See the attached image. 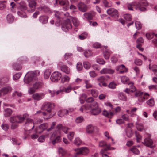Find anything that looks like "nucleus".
Returning a JSON list of instances; mask_svg holds the SVG:
<instances>
[{"instance_id": "1", "label": "nucleus", "mask_w": 157, "mask_h": 157, "mask_svg": "<svg viewBox=\"0 0 157 157\" xmlns=\"http://www.w3.org/2000/svg\"><path fill=\"white\" fill-rule=\"evenodd\" d=\"M147 0H140V2H134L131 4H128L127 6L129 10H144L148 5Z\"/></svg>"}, {"instance_id": "2", "label": "nucleus", "mask_w": 157, "mask_h": 157, "mask_svg": "<svg viewBox=\"0 0 157 157\" xmlns=\"http://www.w3.org/2000/svg\"><path fill=\"white\" fill-rule=\"evenodd\" d=\"M40 72L38 70H36L34 71H29L25 75L24 81L25 83L29 84L36 79V77L39 76Z\"/></svg>"}, {"instance_id": "3", "label": "nucleus", "mask_w": 157, "mask_h": 157, "mask_svg": "<svg viewBox=\"0 0 157 157\" xmlns=\"http://www.w3.org/2000/svg\"><path fill=\"white\" fill-rule=\"evenodd\" d=\"M91 114L94 115H97L101 112V109L98 107V104L96 102H94L91 105Z\"/></svg>"}, {"instance_id": "4", "label": "nucleus", "mask_w": 157, "mask_h": 157, "mask_svg": "<svg viewBox=\"0 0 157 157\" xmlns=\"http://www.w3.org/2000/svg\"><path fill=\"white\" fill-rule=\"evenodd\" d=\"M75 150L76 151L75 154L73 156V157H77V155L82 154L86 155L89 153L88 149L86 147H82L80 148L76 149Z\"/></svg>"}, {"instance_id": "5", "label": "nucleus", "mask_w": 157, "mask_h": 157, "mask_svg": "<svg viewBox=\"0 0 157 157\" xmlns=\"http://www.w3.org/2000/svg\"><path fill=\"white\" fill-rule=\"evenodd\" d=\"M54 106V104L49 102H45L41 107L42 109L45 110L50 114L51 112V109Z\"/></svg>"}, {"instance_id": "6", "label": "nucleus", "mask_w": 157, "mask_h": 157, "mask_svg": "<svg viewBox=\"0 0 157 157\" xmlns=\"http://www.w3.org/2000/svg\"><path fill=\"white\" fill-rule=\"evenodd\" d=\"M72 28L70 19L68 18L64 21V25L62 27V29L64 31L67 32L68 29H70Z\"/></svg>"}, {"instance_id": "7", "label": "nucleus", "mask_w": 157, "mask_h": 157, "mask_svg": "<svg viewBox=\"0 0 157 157\" xmlns=\"http://www.w3.org/2000/svg\"><path fill=\"white\" fill-rule=\"evenodd\" d=\"M26 121L25 124V126L27 128L28 130H30L33 129L34 127V123L32 119L26 118Z\"/></svg>"}, {"instance_id": "8", "label": "nucleus", "mask_w": 157, "mask_h": 157, "mask_svg": "<svg viewBox=\"0 0 157 157\" xmlns=\"http://www.w3.org/2000/svg\"><path fill=\"white\" fill-rule=\"evenodd\" d=\"M99 145L101 147L105 146V148L102 149L100 151V153L103 154L104 153L108 150L110 149V145H107L106 142L104 141H101L99 143Z\"/></svg>"}, {"instance_id": "9", "label": "nucleus", "mask_w": 157, "mask_h": 157, "mask_svg": "<svg viewBox=\"0 0 157 157\" xmlns=\"http://www.w3.org/2000/svg\"><path fill=\"white\" fill-rule=\"evenodd\" d=\"M61 78V75L60 73L55 72L51 75L50 79L52 82H57Z\"/></svg>"}, {"instance_id": "10", "label": "nucleus", "mask_w": 157, "mask_h": 157, "mask_svg": "<svg viewBox=\"0 0 157 157\" xmlns=\"http://www.w3.org/2000/svg\"><path fill=\"white\" fill-rule=\"evenodd\" d=\"M55 16L58 19V21H60V18L64 17H68L69 16V14L68 13H60L58 11H55Z\"/></svg>"}, {"instance_id": "11", "label": "nucleus", "mask_w": 157, "mask_h": 157, "mask_svg": "<svg viewBox=\"0 0 157 157\" xmlns=\"http://www.w3.org/2000/svg\"><path fill=\"white\" fill-rule=\"evenodd\" d=\"M17 119V123H22L24 121V119L28 118L29 115L26 114H24L22 116L21 115H19L16 116Z\"/></svg>"}, {"instance_id": "12", "label": "nucleus", "mask_w": 157, "mask_h": 157, "mask_svg": "<svg viewBox=\"0 0 157 157\" xmlns=\"http://www.w3.org/2000/svg\"><path fill=\"white\" fill-rule=\"evenodd\" d=\"M45 96L43 93H35L32 95V98L34 100L39 101L43 99Z\"/></svg>"}, {"instance_id": "13", "label": "nucleus", "mask_w": 157, "mask_h": 157, "mask_svg": "<svg viewBox=\"0 0 157 157\" xmlns=\"http://www.w3.org/2000/svg\"><path fill=\"white\" fill-rule=\"evenodd\" d=\"M153 141L152 140L149 138H146L143 143L145 146H146L151 148H152L154 146L152 145Z\"/></svg>"}, {"instance_id": "14", "label": "nucleus", "mask_w": 157, "mask_h": 157, "mask_svg": "<svg viewBox=\"0 0 157 157\" xmlns=\"http://www.w3.org/2000/svg\"><path fill=\"white\" fill-rule=\"evenodd\" d=\"M48 127V124L47 123H43L40 124L37 130V132L39 133H41L44 130H47V128Z\"/></svg>"}, {"instance_id": "15", "label": "nucleus", "mask_w": 157, "mask_h": 157, "mask_svg": "<svg viewBox=\"0 0 157 157\" xmlns=\"http://www.w3.org/2000/svg\"><path fill=\"white\" fill-rule=\"evenodd\" d=\"M107 12L108 14L113 18H117L119 16L117 10H107Z\"/></svg>"}, {"instance_id": "16", "label": "nucleus", "mask_w": 157, "mask_h": 157, "mask_svg": "<svg viewBox=\"0 0 157 157\" xmlns=\"http://www.w3.org/2000/svg\"><path fill=\"white\" fill-rule=\"evenodd\" d=\"M12 90V88L11 87L8 86L2 88L1 89V91L3 95H4L10 92Z\"/></svg>"}, {"instance_id": "17", "label": "nucleus", "mask_w": 157, "mask_h": 157, "mask_svg": "<svg viewBox=\"0 0 157 157\" xmlns=\"http://www.w3.org/2000/svg\"><path fill=\"white\" fill-rule=\"evenodd\" d=\"M114 72V70L112 69H111L108 68H104L102 69L100 71V72L101 73L103 74H112Z\"/></svg>"}, {"instance_id": "18", "label": "nucleus", "mask_w": 157, "mask_h": 157, "mask_svg": "<svg viewBox=\"0 0 157 157\" xmlns=\"http://www.w3.org/2000/svg\"><path fill=\"white\" fill-rule=\"evenodd\" d=\"M117 71H118L121 73H123L127 71V69L125 67V66L123 64H122L117 66L116 68Z\"/></svg>"}, {"instance_id": "19", "label": "nucleus", "mask_w": 157, "mask_h": 157, "mask_svg": "<svg viewBox=\"0 0 157 157\" xmlns=\"http://www.w3.org/2000/svg\"><path fill=\"white\" fill-rule=\"evenodd\" d=\"M53 137H55V138L52 141V144L54 145L56 143L60 141V136H56L55 133H53L52 135V138H53Z\"/></svg>"}, {"instance_id": "20", "label": "nucleus", "mask_w": 157, "mask_h": 157, "mask_svg": "<svg viewBox=\"0 0 157 157\" xmlns=\"http://www.w3.org/2000/svg\"><path fill=\"white\" fill-rule=\"evenodd\" d=\"M117 96L119 100L125 101L127 100L126 96L123 93L121 92L118 94Z\"/></svg>"}, {"instance_id": "21", "label": "nucleus", "mask_w": 157, "mask_h": 157, "mask_svg": "<svg viewBox=\"0 0 157 157\" xmlns=\"http://www.w3.org/2000/svg\"><path fill=\"white\" fill-rule=\"evenodd\" d=\"M48 18L46 16H41L39 18L40 21L42 24H46L48 22Z\"/></svg>"}, {"instance_id": "22", "label": "nucleus", "mask_w": 157, "mask_h": 157, "mask_svg": "<svg viewBox=\"0 0 157 157\" xmlns=\"http://www.w3.org/2000/svg\"><path fill=\"white\" fill-rule=\"evenodd\" d=\"M68 113V111L67 109H62L58 112V115L59 116L62 117L65 114H67Z\"/></svg>"}, {"instance_id": "23", "label": "nucleus", "mask_w": 157, "mask_h": 157, "mask_svg": "<svg viewBox=\"0 0 157 157\" xmlns=\"http://www.w3.org/2000/svg\"><path fill=\"white\" fill-rule=\"evenodd\" d=\"M128 85L130 86L129 89L130 90V92L133 93L136 90V89L134 85V83L132 82H129Z\"/></svg>"}, {"instance_id": "24", "label": "nucleus", "mask_w": 157, "mask_h": 157, "mask_svg": "<svg viewBox=\"0 0 157 157\" xmlns=\"http://www.w3.org/2000/svg\"><path fill=\"white\" fill-rule=\"evenodd\" d=\"M94 130V128L91 124L88 125L86 128V132L89 133H91L93 132Z\"/></svg>"}, {"instance_id": "25", "label": "nucleus", "mask_w": 157, "mask_h": 157, "mask_svg": "<svg viewBox=\"0 0 157 157\" xmlns=\"http://www.w3.org/2000/svg\"><path fill=\"white\" fill-rule=\"evenodd\" d=\"M102 114L105 116L109 118H111L113 116V113L112 112L109 113L107 111L104 110L103 111Z\"/></svg>"}, {"instance_id": "26", "label": "nucleus", "mask_w": 157, "mask_h": 157, "mask_svg": "<svg viewBox=\"0 0 157 157\" xmlns=\"http://www.w3.org/2000/svg\"><path fill=\"white\" fill-rule=\"evenodd\" d=\"M78 8L80 10H86L88 9V7L82 2H80L78 4Z\"/></svg>"}, {"instance_id": "27", "label": "nucleus", "mask_w": 157, "mask_h": 157, "mask_svg": "<svg viewBox=\"0 0 157 157\" xmlns=\"http://www.w3.org/2000/svg\"><path fill=\"white\" fill-rule=\"evenodd\" d=\"M42 82H36L33 84V86L36 89H37L43 86Z\"/></svg>"}, {"instance_id": "28", "label": "nucleus", "mask_w": 157, "mask_h": 157, "mask_svg": "<svg viewBox=\"0 0 157 157\" xmlns=\"http://www.w3.org/2000/svg\"><path fill=\"white\" fill-rule=\"evenodd\" d=\"M61 70L63 72L68 74L69 73L70 70L69 68L65 65H63L61 67Z\"/></svg>"}, {"instance_id": "29", "label": "nucleus", "mask_w": 157, "mask_h": 157, "mask_svg": "<svg viewBox=\"0 0 157 157\" xmlns=\"http://www.w3.org/2000/svg\"><path fill=\"white\" fill-rule=\"evenodd\" d=\"M12 113V110L10 108H7L5 109L4 114L6 117H8Z\"/></svg>"}, {"instance_id": "30", "label": "nucleus", "mask_w": 157, "mask_h": 157, "mask_svg": "<svg viewBox=\"0 0 157 157\" xmlns=\"http://www.w3.org/2000/svg\"><path fill=\"white\" fill-rule=\"evenodd\" d=\"M147 104L150 107L153 106L155 105V101L153 98H151L146 102Z\"/></svg>"}, {"instance_id": "31", "label": "nucleus", "mask_w": 157, "mask_h": 157, "mask_svg": "<svg viewBox=\"0 0 157 157\" xmlns=\"http://www.w3.org/2000/svg\"><path fill=\"white\" fill-rule=\"evenodd\" d=\"M149 68L155 72V74L157 75V65H153L151 67L150 64H149Z\"/></svg>"}, {"instance_id": "32", "label": "nucleus", "mask_w": 157, "mask_h": 157, "mask_svg": "<svg viewBox=\"0 0 157 157\" xmlns=\"http://www.w3.org/2000/svg\"><path fill=\"white\" fill-rule=\"evenodd\" d=\"M84 15L85 17L89 21H90V20L92 19L93 15L90 13H84Z\"/></svg>"}, {"instance_id": "33", "label": "nucleus", "mask_w": 157, "mask_h": 157, "mask_svg": "<svg viewBox=\"0 0 157 157\" xmlns=\"http://www.w3.org/2000/svg\"><path fill=\"white\" fill-rule=\"evenodd\" d=\"M29 3V6L30 7L33 8L36 5L35 0H27Z\"/></svg>"}, {"instance_id": "34", "label": "nucleus", "mask_w": 157, "mask_h": 157, "mask_svg": "<svg viewBox=\"0 0 157 157\" xmlns=\"http://www.w3.org/2000/svg\"><path fill=\"white\" fill-rule=\"evenodd\" d=\"M72 21L75 26H78L79 24V21L75 17H71Z\"/></svg>"}, {"instance_id": "35", "label": "nucleus", "mask_w": 157, "mask_h": 157, "mask_svg": "<svg viewBox=\"0 0 157 157\" xmlns=\"http://www.w3.org/2000/svg\"><path fill=\"white\" fill-rule=\"evenodd\" d=\"M7 20L9 23H12L14 20V17L12 14H8L7 16Z\"/></svg>"}, {"instance_id": "36", "label": "nucleus", "mask_w": 157, "mask_h": 157, "mask_svg": "<svg viewBox=\"0 0 157 157\" xmlns=\"http://www.w3.org/2000/svg\"><path fill=\"white\" fill-rule=\"evenodd\" d=\"M51 74L50 71L49 69L46 70L44 73V77L45 79L49 78Z\"/></svg>"}, {"instance_id": "37", "label": "nucleus", "mask_w": 157, "mask_h": 157, "mask_svg": "<svg viewBox=\"0 0 157 157\" xmlns=\"http://www.w3.org/2000/svg\"><path fill=\"white\" fill-rule=\"evenodd\" d=\"M144 97H142L140 96L138 99L139 101L141 102H143L144 101L145 99H147L148 98H146V96H149V94L147 93H145L144 94Z\"/></svg>"}, {"instance_id": "38", "label": "nucleus", "mask_w": 157, "mask_h": 157, "mask_svg": "<svg viewBox=\"0 0 157 157\" xmlns=\"http://www.w3.org/2000/svg\"><path fill=\"white\" fill-rule=\"evenodd\" d=\"M18 15L22 17L25 18L27 17L26 13L24 10H19L17 11Z\"/></svg>"}, {"instance_id": "39", "label": "nucleus", "mask_w": 157, "mask_h": 157, "mask_svg": "<svg viewBox=\"0 0 157 157\" xmlns=\"http://www.w3.org/2000/svg\"><path fill=\"white\" fill-rule=\"evenodd\" d=\"M111 52L109 51H106L104 52L103 53V55L105 58L106 59H109Z\"/></svg>"}, {"instance_id": "40", "label": "nucleus", "mask_w": 157, "mask_h": 157, "mask_svg": "<svg viewBox=\"0 0 157 157\" xmlns=\"http://www.w3.org/2000/svg\"><path fill=\"white\" fill-rule=\"evenodd\" d=\"M124 18L126 20L130 21L132 19V17L131 14H129L126 13L124 15Z\"/></svg>"}, {"instance_id": "41", "label": "nucleus", "mask_w": 157, "mask_h": 157, "mask_svg": "<svg viewBox=\"0 0 157 157\" xmlns=\"http://www.w3.org/2000/svg\"><path fill=\"white\" fill-rule=\"evenodd\" d=\"M88 34L86 32H84L79 36V38L80 40H83L86 39L87 36Z\"/></svg>"}, {"instance_id": "42", "label": "nucleus", "mask_w": 157, "mask_h": 157, "mask_svg": "<svg viewBox=\"0 0 157 157\" xmlns=\"http://www.w3.org/2000/svg\"><path fill=\"white\" fill-rule=\"evenodd\" d=\"M70 79V78L67 76L65 75L61 78V82L62 83L65 82H68Z\"/></svg>"}, {"instance_id": "43", "label": "nucleus", "mask_w": 157, "mask_h": 157, "mask_svg": "<svg viewBox=\"0 0 157 157\" xmlns=\"http://www.w3.org/2000/svg\"><path fill=\"white\" fill-rule=\"evenodd\" d=\"M121 80L122 82L124 84H128L129 78L126 76H123L121 78Z\"/></svg>"}, {"instance_id": "44", "label": "nucleus", "mask_w": 157, "mask_h": 157, "mask_svg": "<svg viewBox=\"0 0 157 157\" xmlns=\"http://www.w3.org/2000/svg\"><path fill=\"white\" fill-rule=\"evenodd\" d=\"M131 150L133 153L136 155H138L140 153L139 151L136 148V146H134L131 149Z\"/></svg>"}, {"instance_id": "45", "label": "nucleus", "mask_w": 157, "mask_h": 157, "mask_svg": "<svg viewBox=\"0 0 157 157\" xmlns=\"http://www.w3.org/2000/svg\"><path fill=\"white\" fill-rule=\"evenodd\" d=\"M91 93L92 95L94 97H97L98 94V91L95 89L91 90Z\"/></svg>"}, {"instance_id": "46", "label": "nucleus", "mask_w": 157, "mask_h": 157, "mask_svg": "<svg viewBox=\"0 0 157 157\" xmlns=\"http://www.w3.org/2000/svg\"><path fill=\"white\" fill-rule=\"evenodd\" d=\"M81 141L80 138L77 137L75 138V140H74V143L75 145L79 146L81 144Z\"/></svg>"}, {"instance_id": "47", "label": "nucleus", "mask_w": 157, "mask_h": 157, "mask_svg": "<svg viewBox=\"0 0 157 157\" xmlns=\"http://www.w3.org/2000/svg\"><path fill=\"white\" fill-rule=\"evenodd\" d=\"M83 65L84 67L86 69H88L90 67L91 64L88 61H85L83 62Z\"/></svg>"}, {"instance_id": "48", "label": "nucleus", "mask_w": 157, "mask_h": 157, "mask_svg": "<svg viewBox=\"0 0 157 157\" xmlns=\"http://www.w3.org/2000/svg\"><path fill=\"white\" fill-rule=\"evenodd\" d=\"M14 69L16 70H19L21 69V66L17 63H14L13 65Z\"/></svg>"}, {"instance_id": "49", "label": "nucleus", "mask_w": 157, "mask_h": 157, "mask_svg": "<svg viewBox=\"0 0 157 157\" xmlns=\"http://www.w3.org/2000/svg\"><path fill=\"white\" fill-rule=\"evenodd\" d=\"M136 28L138 30L140 29L142 27V25L140 22L139 21H136L135 22Z\"/></svg>"}, {"instance_id": "50", "label": "nucleus", "mask_w": 157, "mask_h": 157, "mask_svg": "<svg viewBox=\"0 0 157 157\" xmlns=\"http://www.w3.org/2000/svg\"><path fill=\"white\" fill-rule=\"evenodd\" d=\"M42 113H43V115H44V116H45V115L48 116V117H46V118L44 117V118L45 119H46V120H48V119H49L50 118H51V117H53V116L54 115V114H52L51 113H50V114H49V113L47 112V113L43 112Z\"/></svg>"}, {"instance_id": "51", "label": "nucleus", "mask_w": 157, "mask_h": 157, "mask_svg": "<svg viewBox=\"0 0 157 157\" xmlns=\"http://www.w3.org/2000/svg\"><path fill=\"white\" fill-rule=\"evenodd\" d=\"M155 34L154 33H147L146 34V36L148 39L150 40L154 37Z\"/></svg>"}, {"instance_id": "52", "label": "nucleus", "mask_w": 157, "mask_h": 157, "mask_svg": "<svg viewBox=\"0 0 157 157\" xmlns=\"http://www.w3.org/2000/svg\"><path fill=\"white\" fill-rule=\"evenodd\" d=\"M84 55L86 57L91 56L92 54V52L90 50H86L84 53Z\"/></svg>"}, {"instance_id": "53", "label": "nucleus", "mask_w": 157, "mask_h": 157, "mask_svg": "<svg viewBox=\"0 0 157 157\" xmlns=\"http://www.w3.org/2000/svg\"><path fill=\"white\" fill-rule=\"evenodd\" d=\"M74 135V133L73 132H70L67 135V137L69 139L72 141Z\"/></svg>"}, {"instance_id": "54", "label": "nucleus", "mask_w": 157, "mask_h": 157, "mask_svg": "<svg viewBox=\"0 0 157 157\" xmlns=\"http://www.w3.org/2000/svg\"><path fill=\"white\" fill-rule=\"evenodd\" d=\"M117 85V84L114 82H112L109 84L108 87L111 89H113L116 88Z\"/></svg>"}, {"instance_id": "55", "label": "nucleus", "mask_w": 157, "mask_h": 157, "mask_svg": "<svg viewBox=\"0 0 157 157\" xmlns=\"http://www.w3.org/2000/svg\"><path fill=\"white\" fill-rule=\"evenodd\" d=\"M59 152V154H61L62 156L64 155L66 153V151L62 148H60L58 150Z\"/></svg>"}, {"instance_id": "56", "label": "nucleus", "mask_w": 157, "mask_h": 157, "mask_svg": "<svg viewBox=\"0 0 157 157\" xmlns=\"http://www.w3.org/2000/svg\"><path fill=\"white\" fill-rule=\"evenodd\" d=\"M84 121V118L82 116H80L77 117L76 120L75 121L77 123H80Z\"/></svg>"}, {"instance_id": "57", "label": "nucleus", "mask_w": 157, "mask_h": 157, "mask_svg": "<svg viewBox=\"0 0 157 157\" xmlns=\"http://www.w3.org/2000/svg\"><path fill=\"white\" fill-rule=\"evenodd\" d=\"M84 81L86 84V88L88 89L92 87V85L89 83L88 80H85Z\"/></svg>"}, {"instance_id": "58", "label": "nucleus", "mask_w": 157, "mask_h": 157, "mask_svg": "<svg viewBox=\"0 0 157 157\" xmlns=\"http://www.w3.org/2000/svg\"><path fill=\"white\" fill-rule=\"evenodd\" d=\"M21 74L20 73H17L13 76V79L14 80H17L21 77Z\"/></svg>"}, {"instance_id": "59", "label": "nucleus", "mask_w": 157, "mask_h": 157, "mask_svg": "<svg viewBox=\"0 0 157 157\" xmlns=\"http://www.w3.org/2000/svg\"><path fill=\"white\" fill-rule=\"evenodd\" d=\"M134 63L137 65L140 66L142 64V61L141 60L138 59H135Z\"/></svg>"}, {"instance_id": "60", "label": "nucleus", "mask_w": 157, "mask_h": 157, "mask_svg": "<svg viewBox=\"0 0 157 157\" xmlns=\"http://www.w3.org/2000/svg\"><path fill=\"white\" fill-rule=\"evenodd\" d=\"M10 120L12 123H14L15 122L17 123L16 116L11 117L10 118Z\"/></svg>"}, {"instance_id": "61", "label": "nucleus", "mask_w": 157, "mask_h": 157, "mask_svg": "<svg viewBox=\"0 0 157 157\" xmlns=\"http://www.w3.org/2000/svg\"><path fill=\"white\" fill-rule=\"evenodd\" d=\"M76 68L78 71H80L82 68V64L81 63H78L77 64Z\"/></svg>"}, {"instance_id": "62", "label": "nucleus", "mask_w": 157, "mask_h": 157, "mask_svg": "<svg viewBox=\"0 0 157 157\" xmlns=\"http://www.w3.org/2000/svg\"><path fill=\"white\" fill-rule=\"evenodd\" d=\"M72 88L70 85H69L67 87L64 89V91L66 93H69L71 90Z\"/></svg>"}, {"instance_id": "63", "label": "nucleus", "mask_w": 157, "mask_h": 157, "mask_svg": "<svg viewBox=\"0 0 157 157\" xmlns=\"http://www.w3.org/2000/svg\"><path fill=\"white\" fill-rule=\"evenodd\" d=\"M143 93L140 91H137L135 94V96L136 97H139L142 96L143 95Z\"/></svg>"}, {"instance_id": "64", "label": "nucleus", "mask_w": 157, "mask_h": 157, "mask_svg": "<svg viewBox=\"0 0 157 157\" xmlns=\"http://www.w3.org/2000/svg\"><path fill=\"white\" fill-rule=\"evenodd\" d=\"M36 90L33 87H30L28 90V92L30 94H32L35 92Z\"/></svg>"}]
</instances>
